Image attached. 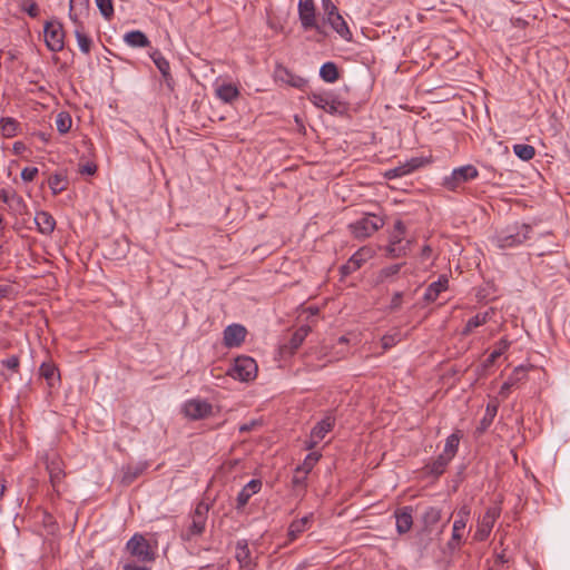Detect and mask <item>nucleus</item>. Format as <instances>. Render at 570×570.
I'll return each instance as SVG.
<instances>
[{
  "label": "nucleus",
  "instance_id": "obj_56",
  "mask_svg": "<svg viewBox=\"0 0 570 570\" xmlns=\"http://www.w3.org/2000/svg\"><path fill=\"white\" fill-rule=\"evenodd\" d=\"M323 18H327L338 11V8L332 0H322Z\"/></svg>",
  "mask_w": 570,
  "mask_h": 570
},
{
  "label": "nucleus",
  "instance_id": "obj_31",
  "mask_svg": "<svg viewBox=\"0 0 570 570\" xmlns=\"http://www.w3.org/2000/svg\"><path fill=\"white\" fill-rule=\"evenodd\" d=\"M125 42L132 48L148 47L150 41L148 37L140 30H132L124 36Z\"/></svg>",
  "mask_w": 570,
  "mask_h": 570
},
{
  "label": "nucleus",
  "instance_id": "obj_51",
  "mask_svg": "<svg viewBox=\"0 0 570 570\" xmlns=\"http://www.w3.org/2000/svg\"><path fill=\"white\" fill-rule=\"evenodd\" d=\"M410 245V242L406 243V245H392L390 242L389 246L386 247V256L390 258H397L406 255V248Z\"/></svg>",
  "mask_w": 570,
  "mask_h": 570
},
{
  "label": "nucleus",
  "instance_id": "obj_32",
  "mask_svg": "<svg viewBox=\"0 0 570 570\" xmlns=\"http://www.w3.org/2000/svg\"><path fill=\"white\" fill-rule=\"evenodd\" d=\"M311 327L307 325H303L298 327L293 334L288 342V345H285L284 347L287 348L291 353H294L304 342L307 334L309 333Z\"/></svg>",
  "mask_w": 570,
  "mask_h": 570
},
{
  "label": "nucleus",
  "instance_id": "obj_39",
  "mask_svg": "<svg viewBox=\"0 0 570 570\" xmlns=\"http://www.w3.org/2000/svg\"><path fill=\"white\" fill-rule=\"evenodd\" d=\"M459 444H460L459 433H452L451 435H449L446 438L445 446H444V450L442 453L445 454L446 456L453 459L458 452Z\"/></svg>",
  "mask_w": 570,
  "mask_h": 570
},
{
  "label": "nucleus",
  "instance_id": "obj_46",
  "mask_svg": "<svg viewBox=\"0 0 570 570\" xmlns=\"http://www.w3.org/2000/svg\"><path fill=\"white\" fill-rule=\"evenodd\" d=\"M48 185L53 195L60 194L66 189L65 177L60 174H55L48 179Z\"/></svg>",
  "mask_w": 570,
  "mask_h": 570
},
{
  "label": "nucleus",
  "instance_id": "obj_59",
  "mask_svg": "<svg viewBox=\"0 0 570 570\" xmlns=\"http://www.w3.org/2000/svg\"><path fill=\"white\" fill-rule=\"evenodd\" d=\"M402 298H403L402 292L394 293V295L391 299L390 306H389L390 311L394 312V311L400 309L402 306Z\"/></svg>",
  "mask_w": 570,
  "mask_h": 570
},
{
  "label": "nucleus",
  "instance_id": "obj_50",
  "mask_svg": "<svg viewBox=\"0 0 570 570\" xmlns=\"http://www.w3.org/2000/svg\"><path fill=\"white\" fill-rule=\"evenodd\" d=\"M403 265H404V263H400V264H393V265L382 268L379 272V276H377L379 282H384L386 278L397 274L401 271Z\"/></svg>",
  "mask_w": 570,
  "mask_h": 570
},
{
  "label": "nucleus",
  "instance_id": "obj_55",
  "mask_svg": "<svg viewBox=\"0 0 570 570\" xmlns=\"http://www.w3.org/2000/svg\"><path fill=\"white\" fill-rule=\"evenodd\" d=\"M399 334H386L382 337V347L383 350H389L393 347L400 341Z\"/></svg>",
  "mask_w": 570,
  "mask_h": 570
},
{
  "label": "nucleus",
  "instance_id": "obj_10",
  "mask_svg": "<svg viewBox=\"0 0 570 570\" xmlns=\"http://www.w3.org/2000/svg\"><path fill=\"white\" fill-rule=\"evenodd\" d=\"M470 510L468 507H462L456 514V519L453 522L452 537L448 542V548L452 551L459 550L463 544L464 531L466 522L469 520Z\"/></svg>",
  "mask_w": 570,
  "mask_h": 570
},
{
  "label": "nucleus",
  "instance_id": "obj_41",
  "mask_svg": "<svg viewBox=\"0 0 570 570\" xmlns=\"http://www.w3.org/2000/svg\"><path fill=\"white\" fill-rule=\"evenodd\" d=\"M75 36H76V39H77L80 50L83 53L88 55L90 52L91 46H92L91 38L83 32V28H77L75 30Z\"/></svg>",
  "mask_w": 570,
  "mask_h": 570
},
{
  "label": "nucleus",
  "instance_id": "obj_18",
  "mask_svg": "<svg viewBox=\"0 0 570 570\" xmlns=\"http://www.w3.org/2000/svg\"><path fill=\"white\" fill-rule=\"evenodd\" d=\"M247 331L240 324H232L228 325L224 330V344L227 347H236L239 346L246 337Z\"/></svg>",
  "mask_w": 570,
  "mask_h": 570
},
{
  "label": "nucleus",
  "instance_id": "obj_43",
  "mask_svg": "<svg viewBox=\"0 0 570 570\" xmlns=\"http://www.w3.org/2000/svg\"><path fill=\"white\" fill-rule=\"evenodd\" d=\"M487 320L488 313L474 315L466 322L465 327L462 331V334L469 335L474 328L485 324Z\"/></svg>",
  "mask_w": 570,
  "mask_h": 570
},
{
  "label": "nucleus",
  "instance_id": "obj_14",
  "mask_svg": "<svg viewBox=\"0 0 570 570\" xmlns=\"http://www.w3.org/2000/svg\"><path fill=\"white\" fill-rule=\"evenodd\" d=\"M129 252V243L126 238L120 237L109 239L104 247V256L111 261L124 259Z\"/></svg>",
  "mask_w": 570,
  "mask_h": 570
},
{
  "label": "nucleus",
  "instance_id": "obj_29",
  "mask_svg": "<svg viewBox=\"0 0 570 570\" xmlns=\"http://www.w3.org/2000/svg\"><path fill=\"white\" fill-rule=\"evenodd\" d=\"M451 458L441 453L435 460L425 465V471L430 475L440 476L444 473L448 464L451 462Z\"/></svg>",
  "mask_w": 570,
  "mask_h": 570
},
{
  "label": "nucleus",
  "instance_id": "obj_35",
  "mask_svg": "<svg viewBox=\"0 0 570 570\" xmlns=\"http://www.w3.org/2000/svg\"><path fill=\"white\" fill-rule=\"evenodd\" d=\"M438 538L435 532L424 531V529H419L415 534V544L419 548L420 552L423 553L433 542V540Z\"/></svg>",
  "mask_w": 570,
  "mask_h": 570
},
{
  "label": "nucleus",
  "instance_id": "obj_16",
  "mask_svg": "<svg viewBox=\"0 0 570 570\" xmlns=\"http://www.w3.org/2000/svg\"><path fill=\"white\" fill-rule=\"evenodd\" d=\"M426 163V159L422 157H413L410 160H406L404 164L396 166L392 169H389L385 173V177L387 179L403 177L413 173L415 169L422 167Z\"/></svg>",
  "mask_w": 570,
  "mask_h": 570
},
{
  "label": "nucleus",
  "instance_id": "obj_26",
  "mask_svg": "<svg viewBox=\"0 0 570 570\" xmlns=\"http://www.w3.org/2000/svg\"><path fill=\"white\" fill-rule=\"evenodd\" d=\"M35 223L38 226V230L43 235H49L56 227V220L48 212H38L35 216Z\"/></svg>",
  "mask_w": 570,
  "mask_h": 570
},
{
  "label": "nucleus",
  "instance_id": "obj_58",
  "mask_svg": "<svg viewBox=\"0 0 570 570\" xmlns=\"http://www.w3.org/2000/svg\"><path fill=\"white\" fill-rule=\"evenodd\" d=\"M38 175L37 167H26L21 171V178L23 181H32Z\"/></svg>",
  "mask_w": 570,
  "mask_h": 570
},
{
  "label": "nucleus",
  "instance_id": "obj_33",
  "mask_svg": "<svg viewBox=\"0 0 570 570\" xmlns=\"http://www.w3.org/2000/svg\"><path fill=\"white\" fill-rule=\"evenodd\" d=\"M216 95L224 102H233L239 96V90L233 83H224L217 87Z\"/></svg>",
  "mask_w": 570,
  "mask_h": 570
},
{
  "label": "nucleus",
  "instance_id": "obj_7",
  "mask_svg": "<svg viewBox=\"0 0 570 570\" xmlns=\"http://www.w3.org/2000/svg\"><path fill=\"white\" fill-rule=\"evenodd\" d=\"M227 374L235 380L248 382L257 375V364L254 358L249 356H239L234 361L233 366L227 371Z\"/></svg>",
  "mask_w": 570,
  "mask_h": 570
},
{
  "label": "nucleus",
  "instance_id": "obj_54",
  "mask_svg": "<svg viewBox=\"0 0 570 570\" xmlns=\"http://www.w3.org/2000/svg\"><path fill=\"white\" fill-rule=\"evenodd\" d=\"M510 562V559L505 556L504 551L498 553L493 560V563L488 570H505L504 566Z\"/></svg>",
  "mask_w": 570,
  "mask_h": 570
},
{
  "label": "nucleus",
  "instance_id": "obj_60",
  "mask_svg": "<svg viewBox=\"0 0 570 570\" xmlns=\"http://www.w3.org/2000/svg\"><path fill=\"white\" fill-rule=\"evenodd\" d=\"M16 194V190L13 188H2L0 189V202L4 204H9L11 200V196Z\"/></svg>",
  "mask_w": 570,
  "mask_h": 570
},
{
  "label": "nucleus",
  "instance_id": "obj_21",
  "mask_svg": "<svg viewBox=\"0 0 570 570\" xmlns=\"http://www.w3.org/2000/svg\"><path fill=\"white\" fill-rule=\"evenodd\" d=\"M323 21L328 23L342 39L346 41L352 40L353 35L340 11L335 12L333 17L328 16L327 18H323Z\"/></svg>",
  "mask_w": 570,
  "mask_h": 570
},
{
  "label": "nucleus",
  "instance_id": "obj_57",
  "mask_svg": "<svg viewBox=\"0 0 570 570\" xmlns=\"http://www.w3.org/2000/svg\"><path fill=\"white\" fill-rule=\"evenodd\" d=\"M2 365L11 371L17 372L20 365V360L17 355H11L10 357L2 361Z\"/></svg>",
  "mask_w": 570,
  "mask_h": 570
},
{
  "label": "nucleus",
  "instance_id": "obj_48",
  "mask_svg": "<svg viewBox=\"0 0 570 570\" xmlns=\"http://www.w3.org/2000/svg\"><path fill=\"white\" fill-rule=\"evenodd\" d=\"M99 12L106 20H110L114 17V4L112 0H95Z\"/></svg>",
  "mask_w": 570,
  "mask_h": 570
},
{
  "label": "nucleus",
  "instance_id": "obj_24",
  "mask_svg": "<svg viewBox=\"0 0 570 570\" xmlns=\"http://www.w3.org/2000/svg\"><path fill=\"white\" fill-rule=\"evenodd\" d=\"M275 76L278 80L298 89H302L307 83V80L305 78L294 75L287 68L284 67H278L275 71Z\"/></svg>",
  "mask_w": 570,
  "mask_h": 570
},
{
  "label": "nucleus",
  "instance_id": "obj_8",
  "mask_svg": "<svg viewBox=\"0 0 570 570\" xmlns=\"http://www.w3.org/2000/svg\"><path fill=\"white\" fill-rule=\"evenodd\" d=\"M298 18L304 30H316L320 35H325L323 28L316 20V7L314 0H299L297 6Z\"/></svg>",
  "mask_w": 570,
  "mask_h": 570
},
{
  "label": "nucleus",
  "instance_id": "obj_27",
  "mask_svg": "<svg viewBox=\"0 0 570 570\" xmlns=\"http://www.w3.org/2000/svg\"><path fill=\"white\" fill-rule=\"evenodd\" d=\"M335 425V417L331 414L326 415L323 420L316 423L311 431V438L323 440L325 435L332 431Z\"/></svg>",
  "mask_w": 570,
  "mask_h": 570
},
{
  "label": "nucleus",
  "instance_id": "obj_23",
  "mask_svg": "<svg viewBox=\"0 0 570 570\" xmlns=\"http://www.w3.org/2000/svg\"><path fill=\"white\" fill-rule=\"evenodd\" d=\"M262 488V481L257 479L250 480L238 493L236 509L242 510L249 501L250 497L256 494Z\"/></svg>",
  "mask_w": 570,
  "mask_h": 570
},
{
  "label": "nucleus",
  "instance_id": "obj_19",
  "mask_svg": "<svg viewBox=\"0 0 570 570\" xmlns=\"http://www.w3.org/2000/svg\"><path fill=\"white\" fill-rule=\"evenodd\" d=\"M396 519V531L400 535L407 533L413 525V508L410 505L396 509L394 512Z\"/></svg>",
  "mask_w": 570,
  "mask_h": 570
},
{
  "label": "nucleus",
  "instance_id": "obj_61",
  "mask_svg": "<svg viewBox=\"0 0 570 570\" xmlns=\"http://www.w3.org/2000/svg\"><path fill=\"white\" fill-rule=\"evenodd\" d=\"M97 170V166L92 163H87L85 165H81L79 168V173L82 175H94Z\"/></svg>",
  "mask_w": 570,
  "mask_h": 570
},
{
  "label": "nucleus",
  "instance_id": "obj_1",
  "mask_svg": "<svg viewBox=\"0 0 570 570\" xmlns=\"http://www.w3.org/2000/svg\"><path fill=\"white\" fill-rule=\"evenodd\" d=\"M531 230L532 228L528 224L514 223L498 232L493 237V243L501 249L512 248L523 244L529 238Z\"/></svg>",
  "mask_w": 570,
  "mask_h": 570
},
{
  "label": "nucleus",
  "instance_id": "obj_13",
  "mask_svg": "<svg viewBox=\"0 0 570 570\" xmlns=\"http://www.w3.org/2000/svg\"><path fill=\"white\" fill-rule=\"evenodd\" d=\"M213 412V405L205 400H189L184 405V413L191 420H202L209 416Z\"/></svg>",
  "mask_w": 570,
  "mask_h": 570
},
{
  "label": "nucleus",
  "instance_id": "obj_64",
  "mask_svg": "<svg viewBox=\"0 0 570 570\" xmlns=\"http://www.w3.org/2000/svg\"><path fill=\"white\" fill-rule=\"evenodd\" d=\"M124 570H148V568L138 566L136 563H127L124 566Z\"/></svg>",
  "mask_w": 570,
  "mask_h": 570
},
{
  "label": "nucleus",
  "instance_id": "obj_63",
  "mask_svg": "<svg viewBox=\"0 0 570 570\" xmlns=\"http://www.w3.org/2000/svg\"><path fill=\"white\" fill-rule=\"evenodd\" d=\"M73 1L75 0H70L69 17L77 24V28H83L78 17L73 13Z\"/></svg>",
  "mask_w": 570,
  "mask_h": 570
},
{
  "label": "nucleus",
  "instance_id": "obj_49",
  "mask_svg": "<svg viewBox=\"0 0 570 570\" xmlns=\"http://www.w3.org/2000/svg\"><path fill=\"white\" fill-rule=\"evenodd\" d=\"M498 412V404L497 403H489L487 405L485 414L483 419L481 420V428L482 430H485L490 424L492 423L493 419L495 417Z\"/></svg>",
  "mask_w": 570,
  "mask_h": 570
},
{
  "label": "nucleus",
  "instance_id": "obj_42",
  "mask_svg": "<svg viewBox=\"0 0 570 570\" xmlns=\"http://www.w3.org/2000/svg\"><path fill=\"white\" fill-rule=\"evenodd\" d=\"M514 154L522 160H531L535 155V149L531 145L517 144L513 146Z\"/></svg>",
  "mask_w": 570,
  "mask_h": 570
},
{
  "label": "nucleus",
  "instance_id": "obj_5",
  "mask_svg": "<svg viewBox=\"0 0 570 570\" xmlns=\"http://www.w3.org/2000/svg\"><path fill=\"white\" fill-rule=\"evenodd\" d=\"M127 551L139 561L151 562L156 559V552L149 541L140 533L134 534L126 544Z\"/></svg>",
  "mask_w": 570,
  "mask_h": 570
},
{
  "label": "nucleus",
  "instance_id": "obj_52",
  "mask_svg": "<svg viewBox=\"0 0 570 570\" xmlns=\"http://www.w3.org/2000/svg\"><path fill=\"white\" fill-rule=\"evenodd\" d=\"M8 206H9V208H10L11 210H13L14 213L20 214V215H21V214L26 210V208H27V205H26V203H24L23 198H22L20 195H18V193H17V191H16V194L13 195V197L11 196V200H10V203L8 204Z\"/></svg>",
  "mask_w": 570,
  "mask_h": 570
},
{
  "label": "nucleus",
  "instance_id": "obj_6",
  "mask_svg": "<svg viewBox=\"0 0 570 570\" xmlns=\"http://www.w3.org/2000/svg\"><path fill=\"white\" fill-rule=\"evenodd\" d=\"M479 176V170L473 165H465L454 168L450 176L444 177L442 186L450 191H455L458 188L475 179Z\"/></svg>",
  "mask_w": 570,
  "mask_h": 570
},
{
  "label": "nucleus",
  "instance_id": "obj_45",
  "mask_svg": "<svg viewBox=\"0 0 570 570\" xmlns=\"http://www.w3.org/2000/svg\"><path fill=\"white\" fill-rule=\"evenodd\" d=\"M405 225L402 220L397 219L394 224V229L390 234V242L392 245H400L405 234Z\"/></svg>",
  "mask_w": 570,
  "mask_h": 570
},
{
  "label": "nucleus",
  "instance_id": "obj_25",
  "mask_svg": "<svg viewBox=\"0 0 570 570\" xmlns=\"http://www.w3.org/2000/svg\"><path fill=\"white\" fill-rule=\"evenodd\" d=\"M449 279L445 275H441L436 282L429 285L424 293V301L426 303L434 302L438 296L445 289H448Z\"/></svg>",
  "mask_w": 570,
  "mask_h": 570
},
{
  "label": "nucleus",
  "instance_id": "obj_44",
  "mask_svg": "<svg viewBox=\"0 0 570 570\" xmlns=\"http://www.w3.org/2000/svg\"><path fill=\"white\" fill-rule=\"evenodd\" d=\"M72 119L66 111H61L57 115L56 126L60 134H67L71 128Z\"/></svg>",
  "mask_w": 570,
  "mask_h": 570
},
{
  "label": "nucleus",
  "instance_id": "obj_30",
  "mask_svg": "<svg viewBox=\"0 0 570 570\" xmlns=\"http://www.w3.org/2000/svg\"><path fill=\"white\" fill-rule=\"evenodd\" d=\"M525 376V368L523 366L515 367L509 379L502 384L499 395L503 399L508 397L511 387Z\"/></svg>",
  "mask_w": 570,
  "mask_h": 570
},
{
  "label": "nucleus",
  "instance_id": "obj_38",
  "mask_svg": "<svg viewBox=\"0 0 570 570\" xmlns=\"http://www.w3.org/2000/svg\"><path fill=\"white\" fill-rule=\"evenodd\" d=\"M321 456L322 455L318 452L308 453L306 455L303 464H301L296 468V473L308 474L312 471V469L314 468V465L318 462Z\"/></svg>",
  "mask_w": 570,
  "mask_h": 570
},
{
  "label": "nucleus",
  "instance_id": "obj_3",
  "mask_svg": "<svg viewBox=\"0 0 570 570\" xmlns=\"http://www.w3.org/2000/svg\"><path fill=\"white\" fill-rule=\"evenodd\" d=\"M308 100L331 115H344L348 110V105L331 92H312L308 95Z\"/></svg>",
  "mask_w": 570,
  "mask_h": 570
},
{
  "label": "nucleus",
  "instance_id": "obj_40",
  "mask_svg": "<svg viewBox=\"0 0 570 570\" xmlns=\"http://www.w3.org/2000/svg\"><path fill=\"white\" fill-rule=\"evenodd\" d=\"M18 122L10 117H3L0 119L1 134L7 137H13L17 134Z\"/></svg>",
  "mask_w": 570,
  "mask_h": 570
},
{
  "label": "nucleus",
  "instance_id": "obj_20",
  "mask_svg": "<svg viewBox=\"0 0 570 570\" xmlns=\"http://www.w3.org/2000/svg\"><path fill=\"white\" fill-rule=\"evenodd\" d=\"M149 56L153 59L156 67L158 68V70L160 71L167 87L170 90H173L175 82H174V78L170 73V66H169L168 60L163 56V53L158 49L153 50L149 53Z\"/></svg>",
  "mask_w": 570,
  "mask_h": 570
},
{
  "label": "nucleus",
  "instance_id": "obj_9",
  "mask_svg": "<svg viewBox=\"0 0 570 570\" xmlns=\"http://www.w3.org/2000/svg\"><path fill=\"white\" fill-rule=\"evenodd\" d=\"M45 42L52 52H59L65 47V30L59 21L51 20L45 23Z\"/></svg>",
  "mask_w": 570,
  "mask_h": 570
},
{
  "label": "nucleus",
  "instance_id": "obj_53",
  "mask_svg": "<svg viewBox=\"0 0 570 570\" xmlns=\"http://www.w3.org/2000/svg\"><path fill=\"white\" fill-rule=\"evenodd\" d=\"M21 10L27 12L31 18H37L40 13L39 7L35 0H22Z\"/></svg>",
  "mask_w": 570,
  "mask_h": 570
},
{
  "label": "nucleus",
  "instance_id": "obj_37",
  "mask_svg": "<svg viewBox=\"0 0 570 570\" xmlns=\"http://www.w3.org/2000/svg\"><path fill=\"white\" fill-rule=\"evenodd\" d=\"M40 375L46 379L49 386H53L55 379H59V370L51 362H43L40 366Z\"/></svg>",
  "mask_w": 570,
  "mask_h": 570
},
{
  "label": "nucleus",
  "instance_id": "obj_47",
  "mask_svg": "<svg viewBox=\"0 0 570 570\" xmlns=\"http://www.w3.org/2000/svg\"><path fill=\"white\" fill-rule=\"evenodd\" d=\"M509 345L510 343L507 340H501L498 347L485 360V366L492 365L508 350Z\"/></svg>",
  "mask_w": 570,
  "mask_h": 570
},
{
  "label": "nucleus",
  "instance_id": "obj_11",
  "mask_svg": "<svg viewBox=\"0 0 570 570\" xmlns=\"http://www.w3.org/2000/svg\"><path fill=\"white\" fill-rule=\"evenodd\" d=\"M500 514V507L493 505L488 508L482 519L479 521L476 531L474 533V539L478 541H484L491 533V530Z\"/></svg>",
  "mask_w": 570,
  "mask_h": 570
},
{
  "label": "nucleus",
  "instance_id": "obj_62",
  "mask_svg": "<svg viewBox=\"0 0 570 570\" xmlns=\"http://www.w3.org/2000/svg\"><path fill=\"white\" fill-rule=\"evenodd\" d=\"M256 425H257V421L253 420L249 423L242 424L239 426V432L247 433V432L252 431Z\"/></svg>",
  "mask_w": 570,
  "mask_h": 570
},
{
  "label": "nucleus",
  "instance_id": "obj_28",
  "mask_svg": "<svg viewBox=\"0 0 570 570\" xmlns=\"http://www.w3.org/2000/svg\"><path fill=\"white\" fill-rule=\"evenodd\" d=\"M312 519H313V514H309V515H305L301 519L292 521V523L288 527V531H287L288 541L292 542V541L296 540L299 534H302L304 531H306Z\"/></svg>",
  "mask_w": 570,
  "mask_h": 570
},
{
  "label": "nucleus",
  "instance_id": "obj_2",
  "mask_svg": "<svg viewBox=\"0 0 570 570\" xmlns=\"http://www.w3.org/2000/svg\"><path fill=\"white\" fill-rule=\"evenodd\" d=\"M208 511L209 505L205 502H199L196 505L194 512L189 517L188 524L180 534L184 541H190L195 537H199L204 533Z\"/></svg>",
  "mask_w": 570,
  "mask_h": 570
},
{
  "label": "nucleus",
  "instance_id": "obj_4",
  "mask_svg": "<svg viewBox=\"0 0 570 570\" xmlns=\"http://www.w3.org/2000/svg\"><path fill=\"white\" fill-rule=\"evenodd\" d=\"M384 226V220L375 214H365L355 223L350 224L352 235L357 239H364L373 235Z\"/></svg>",
  "mask_w": 570,
  "mask_h": 570
},
{
  "label": "nucleus",
  "instance_id": "obj_34",
  "mask_svg": "<svg viewBox=\"0 0 570 570\" xmlns=\"http://www.w3.org/2000/svg\"><path fill=\"white\" fill-rule=\"evenodd\" d=\"M320 76L325 82L333 83L338 80L340 71L336 63L327 61L322 65Z\"/></svg>",
  "mask_w": 570,
  "mask_h": 570
},
{
  "label": "nucleus",
  "instance_id": "obj_15",
  "mask_svg": "<svg viewBox=\"0 0 570 570\" xmlns=\"http://www.w3.org/2000/svg\"><path fill=\"white\" fill-rule=\"evenodd\" d=\"M235 558L239 564V570H255L256 562L252 557L247 540L242 539L236 542Z\"/></svg>",
  "mask_w": 570,
  "mask_h": 570
},
{
  "label": "nucleus",
  "instance_id": "obj_12",
  "mask_svg": "<svg viewBox=\"0 0 570 570\" xmlns=\"http://www.w3.org/2000/svg\"><path fill=\"white\" fill-rule=\"evenodd\" d=\"M442 519V511L441 509L436 507H429L425 509V511L422 513L420 523L421 529H424V531H432L435 532L436 537H440L443 533V530L446 525V523H443L439 530H436V525L440 523Z\"/></svg>",
  "mask_w": 570,
  "mask_h": 570
},
{
  "label": "nucleus",
  "instance_id": "obj_22",
  "mask_svg": "<svg viewBox=\"0 0 570 570\" xmlns=\"http://www.w3.org/2000/svg\"><path fill=\"white\" fill-rule=\"evenodd\" d=\"M46 469L49 473L50 483L55 491L58 492V487L65 478V471L62 469V462L58 456L47 461Z\"/></svg>",
  "mask_w": 570,
  "mask_h": 570
},
{
  "label": "nucleus",
  "instance_id": "obj_17",
  "mask_svg": "<svg viewBox=\"0 0 570 570\" xmlns=\"http://www.w3.org/2000/svg\"><path fill=\"white\" fill-rule=\"evenodd\" d=\"M372 255V250L368 247H362L354 253L351 258L341 267L343 276L350 275L357 271Z\"/></svg>",
  "mask_w": 570,
  "mask_h": 570
},
{
  "label": "nucleus",
  "instance_id": "obj_36",
  "mask_svg": "<svg viewBox=\"0 0 570 570\" xmlns=\"http://www.w3.org/2000/svg\"><path fill=\"white\" fill-rule=\"evenodd\" d=\"M146 469V464L127 465L124 468L121 482L125 485L131 484Z\"/></svg>",
  "mask_w": 570,
  "mask_h": 570
}]
</instances>
